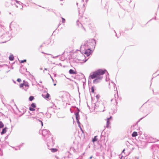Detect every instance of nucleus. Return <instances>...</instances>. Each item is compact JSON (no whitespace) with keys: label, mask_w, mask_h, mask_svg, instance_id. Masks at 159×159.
I'll list each match as a JSON object with an SVG mask.
<instances>
[{"label":"nucleus","mask_w":159,"mask_h":159,"mask_svg":"<svg viewBox=\"0 0 159 159\" xmlns=\"http://www.w3.org/2000/svg\"><path fill=\"white\" fill-rule=\"evenodd\" d=\"M96 43V41L94 39H91L86 41L80 47L81 50H83V49L88 48L91 49V47Z\"/></svg>","instance_id":"f257e3e1"},{"label":"nucleus","mask_w":159,"mask_h":159,"mask_svg":"<svg viewBox=\"0 0 159 159\" xmlns=\"http://www.w3.org/2000/svg\"><path fill=\"white\" fill-rule=\"evenodd\" d=\"M107 70H105L99 69L93 72L92 75H90L89 78L92 79H94L97 77L102 76L101 75L104 74Z\"/></svg>","instance_id":"f03ea898"},{"label":"nucleus","mask_w":159,"mask_h":159,"mask_svg":"<svg viewBox=\"0 0 159 159\" xmlns=\"http://www.w3.org/2000/svg\"><path fill=\"white\" fill-rule=\"evenodd\" d=\"M75 108L77 111H75V116L76 119V120L78 124V126L80 128V129L82 130V128L81 127L80 125V123L79 121V119L80 118V116L79 115V113L80 110L77 107H75Z\"/></svg>","instance_id":"7ed1b4c3"},{"label":"nucleus","mask_w":159,"mask_h":159,"mask_svg":"<svg viewBox=\"0 0 159 159\" xmlns=\"http://www.w3.org/2000/svg\"><path fill=\"white\" fill-rule=\"evenodd\" d=\"M82 52L84 53L87 57L89 56L92 53V51L91 49L87 48V49H83Z\"/></svg>","instance_id":"20e7f679"},{"label":"nucleus","mask_w":159,"mask_h":159,"mask_svg":"<svg viewBox=\"0 0 159 159\" xmlns=\"http://www.w3.org/2000/svg\"><path fill=\"white\" fill-rule=\"evenodd\" d=\"M96 79L93 81V84H97L99 83L100 80L102 78V76H99L96 77Z\"/></svg>","instance_id":"39448f33"},{"label":"nucleus","mask_w":159,"mask_h":159,"mask_svg":"<svg viewBox=\"0 0 159 159\" xmlns=\"http://www.w3.org/2000/svg\"><path fill=\"white\" fill-rule=\"evenodd\" d=\"M99 102H96L95 104V107L94 109H97L99 107H103L105 108V107L104 106L103 104L102 103L99 104Z\"/></svg>","instance_id":"423d86ee"},{"label":"nucleus","mask_w":159,"mask_h":159,"mask_svg":"<svg viewBox=\"0 0 159 159\" xmlns=\"http://www.w3.org/2000/svg\"><path fill=\"white\" fill-rule=\"evenodd\" d=\"M158 140L156 139H154L152 137H149V139L147 141V142L149 143H155L157 141H158Z\"/></svg>","instance_id":"0eeeda50"},{"label":"nucleus","mask_w":159,"mask_h":159,"mask_svg":"<svg viewBox=\"0 0 159 159\" xmlns=\"http://www.w3.org/2000/svg\"><path fill=\"white\" fill-rule=\"evenodd\" d=\"M42 96L45 98H48L49 97V94L47 92L45 91L43 92Z\"/></svg>","instance_id":"6e6552de"},{"label":"nucleus","mask_w":159,"mask_h":159,"mask_svg":"<svg viewBox=\"0 0 159 159\" xmlns=\"http://www.w3.org/2000/svg\"><path fill=\"white\" fill-rule=\"evenodd\" d=\"M69 73L70 74H77V71L71 69L69 70Z\"/></svg>","instance_id":"1a4fd4ad"},{"label":"nucleus","mask_w":159,"mask_h":159,"mask_svg":"<svg viewBox=\"0 0 159 159\" xmlns=\"http://www.w3.org/2000/svg\"><path fill=\"white\" fill-rule=\"evenodd\" d=\"M76 25H77L78 26H80V25L81 26L82 28H83L84 30L85 31V29L84 28V27L82 25L79 21V20H77L76 21Z\"/></svg>","instance_id":"9d476101"},{"label":"nucleus","mask_w":159,"mask_h":159,"mask_svg":"<svg viewBox=\"0 0 159 159\" xmlns=\"http://www.w3.org/2000/svg\"><path fill=\"white\" fill-rule=\"evenodd\" d=\"M50 108H53V109H55L56 108V106L55 105L54 103L53 102H50Z\"/></svg>","instance_id":"9b49d317"},{"label":"nucleus","mask_w":159,"mask_h":159,"mask_svg":"<svg viewBox=\"0 0 159 159\" xmlns=\"http://www.w3.org/2000/svg\"><path fill=\"white\" fill-rule=\"evenodd\" d=\"M57 149L56 148H52L50 149V150L52 152H55L57 151Z\"/></svg>","instance_id":"f8f14e48"},{"label":"nucleus","mask_w":159,"mask_h":159,"mask_svg":"<svg viewBox=\"0 0 159 159\" xmlns=\"http://www.w3.org/2000/svg\"><path fill=\"white\" fill-rule=\"evenodd\" d=\"M138 135V133L137 132L134 131L132 134V136L133 137H135Z\"/></svg>","instance_id":"ddd939ff"},{"label":"nucleus","mask_w":159,"mask_h":159,"mask_svg":"<svg viewBox=\"0 0 159 159\" xmlns=\"http://www.w3.org/2000/svg\"><path fill=\"white\" fill-rule=\"evenodd\" d=\"M110 124V120H107V125H106L107 128H109V125Z\"/></svg>","instance_id":"4468645a"},{"label":"nucleus","mask_w":159,"mask_h":159,"mask_svg":"<svg viewBox=\"0 0 159 159\" xmlns=\"http://www.w3.org/2000/svg\"><path fill=\"white\" fill-rule=\"evenodd\" d=\"M102 133L101 135V140H105V137L103 135H102Z\"/></svg>","instance_id":"2eb2a0df"},{"label":"nucleus","mask_w":159,"mask_h":159,"mask_svg":"<svg viewBox=\"0 0 159 159\" xmlns=\"http://www.w3.org/2000/svg\"><path fill=\"white\" fill-rule=\"evenodd\" d=\"M6 132V128H4L3 129L2 131L1 134H4Z\"/></svg>","instance_id":"dca6fc26"},{"label":"nucleus","mask_w":159,"mask_h":159,"mask_svg":"<svg viewBox=\"0 0 159 159\" xmlns=\"http://www.w3.org/2000/svg\"><path fill=\"white\" fill-rule=\"evenodd\" d=\"M9 59L10 61H13L14 60V57L13 55H10L9 57Z\"/></svg>","instance_id":"f3484780"},{"label":"nucleus","mask_w":159,"mask_h":159,"mask_svg":"<svg viewBox=\"0 0 159 159\" xmlns=\"http://www.w3.org/2000/svg\"><path fill=\"white\" fill-rule=\"evenodd\" d=\"M97 136H96L94 137L92 141L93 142H95L97 140Z\"/></svg>","instance_id":"a211bd4d"},{"label":"nucleus","mask_w":159,"mask_h":159,"mask_svg":"<svg viewBox=\"0 0 159 159\" xmlns=\"http://www.w3.org/2000/svg\"><path fill=\"white\" fill-rule=\"evenodd\" d=\"M4 125L2 122L0 121V128H1L4 127Z\"/></svg>","instance_id":"6ab92c4d"},{"label":"nucleus","mask_w":159,"mask_h":159,"mask_svg":"<svg viewBox=\"0 0 159 159\" xmlns=\"http://www.w3.org/2000/svg\"><path fill=\"white\" fill-rule=\"evenodd\" d=\"M16 7H18V5H21L19 3V2L17 0H16Z\"/></svg>","instance_id":"aec40b11"},{"label":"nucleus","mask_w":159,"mask_h":159,"mask_svg":"<svg viewBox=\"0 0 159 159\" xmlns=\"http://www.w3.org/2000/svg\"><path fill=\"white\" fill-rule=\"evenodd\" d=\"M24 86H25V87L26 88V89H28L29 87V85L28 84L25 82H24Z\"/></svg>","instance_id":"412c9836"},{"label":"nucleus","mask_w":159,"mask_h":159,"mask_svg":"<svg viewBox=\"0 0 159 159\" xmlns=\"http://www.w3.org/2000/svg\"><path fill=\"white\" fill-rule=\"evenodd\" d=\"M34 98L33 96H31L29 97V99L30 101H32L34 99Z\"/></svg>","instance_id":"4be33fe9"},{"label":"nucleus","mask_w":159,"mask_h":159,"mask_svg":"<svg viewBox=\"0 0 159 159\" xmlns=\"http://www.w3.org/2000/svg\"><path fill=\"white\" fill-rule=\"evenodd\" d=\"M31 106L33 108H35L36 107V104L34 103H33L31 104Z\"/></svg>","instance_id":"5701e85b"},{"label":"nucleus","mask_w":159,"mask_h":159,"mask_svg":"<svg viewBox=\"0 0 159 159\" xmlns=\"http://www.w3.org/2000/svg\"><path fill=\"white\" fill-rule=\"evenodd\" d=\"M91 92L92 93H94V88H93V87H91Z\"/></svg>","instance_id":"b1692460"},{"label":"nucleus","mask_w":159,"mask_h":159,"mask_svg":"<svg viewBox=\"0 0 159 159\" xmlns=\"http://www.w3.org/2000/svg\"><path fill=\"white\" fill-rule=\"evenodd\" d=\"M29 110L31 111H35V109L34 108H32L31 107H30L29 108Z\"/></svg>","instance_id":"393cba45"},{"label":"nucleus","mask_w":159,"mask_h":159,"mask_svg":"<svg viewBox=\"0 0 159 159\" xmlns=\"http://www.w3.org/2000/svg\"><path fill=\"white\" fill-rule=\"evenodd\" d=\"M24 83L21 84H20V88H22L24 86Z\"/></svg>","instance_id":"a878e982"},{"label":"nucleus","mask_w":159,"mask_h":159,"mask_svg":"<svg viewBox=\"0 0 159 159\" xmlns=\"http://www.w3.org/2000/svg\"><path fill=\"white\" fill-rule=\"evenodd\" d=\"M96 97L97 99V101H98V100L100 98V96L99 95H97L96 96Z\"/></svg>","instance_id":"bb28decb"},{"label":"nucleus","mask_w":159,"mask_h":159,"mask_svg":"<svg viewBox=\"0 0 159 159\" xmlns=\"http://www.w3.org/2000/svg\"><path fill=\"white\" fill-rule=\"evenodd\" d=\"M50 55H51V54H50ZM59 56V55H57V56H56L55 57H53L52 55H51V57L53 58H56L57 57H58Z\"/></svg>","instance_id":"cd10ccee"},{"label":"nucleus","mask_w":159,"mask_h":159,"mask_svg":"<svg viewBox=\"0 0 159 159\" xmlns=\"http://www.w3.org/2000/svg\"><path fill=\"white\" fill-rule=\"evenodd\" d=\"M62 22L63 23H65V19L62 17Z\"/></svg>","instance_id":"c85d7f7f"},{"label":"nucleus","mask_w":159,"mask_h":159,"mask_svg":"<svg viewBox=\"0 0 159 159\" xmlns=\"http://www.w3.org/2000/svg\"><path fill=\"white\" fill-rule=\"evenodd\" d=\"M17 81L19 82H20L21 81V80L20 78H18L17 80Z\"/></svg>","instance_id":"c756f323"},{"label":"nucleus","mask_w":159,"mask_h":159,"mask_svg":"<svg viewBox=\"0 0 159 159\" xmlns=\"http://www.w3.org/2000/svg\"><path fill=\"white\" fill-rule=\"evenodd\" d=\"M26 61V60H22L21 61V63H23L24 62H25Z\"/></svg>","instance_id":"7c9ffc66"},{"label":"nucleus","mask_w":159,"mask_h":159,"mask_svg":"<svg viewBox=\"0 0 159 159\" xmlns=\"http://www.w3.org/2000/svg\"><path fill=\"white\" fill-rule=\"evenodd\" d=\"M115 95H116V94H115V101H116V103L117 104V102L116 99V98Z\"/></svg>","instance_id":"2f4dec72"},{"label":"nucleus","mask_w":159,"mask_h":159,"mask_svg":"<svg viewBox=\"0 0 159 159\" xmlns=\"http://www.w3.org/2000/svg\"><path fill=\"white\" fill-rule=\"evenodd\" d=\"M88 59H89V58H88L87 59H85V60H83V61H84V62H86L87 61V60Z\"/></svg>","instance_id":"473e14b6"},{"label":"nucleus","mask_w":159,"mask_h":159,"mask_svg":"<svg viewBox=\"0 0 159 159\" xmlns=\"http://www.w3.org/2000/svg\"><path fill=\"white\" fill-rule=\"evenodd\" d=\"M50 78H51V79H52V81H53V82H54V80L53 79V78H52V77L51 76V75H50Z\"/></svg>","instance_id":"72a5a7b5"},{"label":"nucleus","mask_w":159,"mask_h":159,"mask_svg":"<svg viewBox=\"0 0 159 159\" xmlns=\"http://www.w3.org/2000/svg\"><path fill=\"white\" fill-rule=\"evenodd\" d=\"M111 118H112V117L110 116V117L107 118V120H109Z\"/></svg>","instance_id":"f704fd0d"},{"label":"nucleus","mask_w":159,"mask_h":159,"mask_svg":"<svg viewBox=\"0 0 159 159\" xmlns=\"http://www.w3.org/2000/svg\"><path fill=\"white\" fill-rule=\"evenodd\" d=\"M111 118H112V117L110 116V117L107 118V120H109Z\"/></svg>","instance_id":"c9c22d12"},{"label":"nucleus","mask_w":159,"mask_h":159,"mask_svg":"<svg viewBox=\"0 0 159 159\" xmlns=\"http://www.w3.org/2000/svg\"><path fill=\"white\" fill-rule=\"evenodd\" d=\"M39 121L40 122H41V123L42 125V126H43V122H42L41 121V120H39Z\"/></svg>","instance_id":"e433bc0d"},{"label":"nucleus","mask_w":159,"mask_h":159,"mask_svg":"<svg viewBox=\"0 0 159 159\" xmlns=\"http://www.w3.org/2000/svg\"><path fill=\"white\" fill-rule=\"evenodd\" d=\"M92 157H93V156H91V157H90L89 158L90 159H92Z\"/></svg>","instance_id":"4c0bfd02"},{"label":"nucleus","mask_w":159,"mask_h":159,"mask_svg":"<svg viewBox=\"0 0 159 159\" xmlns=\"http://www.w3.org/2000/svg\"><path fill=\"white\" fill-rule=\"evenodd\" d=\"M99 110H100V111H104V110H103L102 111V110H101L100 109V108L99 109Z\"/></svg>","instance_id":"58836bf2"},{"label":"nucleus","mask_w":159,"mask_h":159,"mask_svg":"<svg viewBox=\"0 0 159 159\" xmlns=\"http://www.w3.org/2000/svg\"><path fill=\"white\" fill-rule=\"evenodd\" d=\"M125 151V149H123V150L122 151V153L124 152Z\"/></svg>","instance_id":"ea45409f"},{"label":"nucleus","mask_w":159,"mask_h":159,"mask_svg":"<svg viewBox=\"0 0 159 159\" xmlns=\"http://www.w3.org/2000/svg\"><path fill=\"white\" fill-rule=\"evenodd\" d=\"M56 85V83H54V84H53V85H54V86H55V85Z\"/></svg>","instance_id":"a19ab883"},{"label":"nucleus","mask_w":159,"mask_h":159,"mask_svg":"<svg viewBox=\"0 0 159 159\" xmlns=\"http://www.w3.org/2000/svg\"><path fill=\"white\" fill-rule=\"evenodd\" d=\"M70 111L71 112V113H72V111H71V109H70Z\"/></svg>","instance_id":"79ce46f5"},{"label":"nucleus","mask_w":159,"mask_h":159,"mask_svg":"<svg viewBox=\"0 0 159 159\" xmlns=\"http://www.w3.org/2000/svg\"><path fill=\"white\" fill-rule=\"evenodd\" d=\"M113 100V99H111V102H112Z\"/></svg>","instance_id":"37998d69"},{"label":"nucleus","mask_w":159,"mask_h":159,"mask_svg":"<svg viewBox=\"0 0 159 159\" xmlns=\"http://www.w3.org/2000/svg\"><path fill=\"white\" fill-rule=\"evenodd\" d=\"M144 117H143V118H141L140 119H143V118H144Z\"/></svg>","instance_id":"c03bdc74"},{"label":"nucleus","mask_w":159,"mask_h":159,"mask_svg":"<svg viewBox=\"0 0 159 159\" xmlns=\"http://www.w3.org/2000/svg\"><path fill=\"white\" fill-rule=\"evenodd\" d=\"M76 4H77V5H78V3H76Z\"/></svg>","instance_id":"a18cd8bd"},{"label":"nucleus","mask_w":159,"mask_h":159,"mask_svg":"<svg viewBox=\"0 0 159 159\" xmlns=\"http://www.w3.org/2000/svg\"><path fill=\"white\" fill-rule=\"evenodd\" d=\"M117 97H118V94H117Z\"/></svg>","instance_id":"49530a36"},{"label":"nucleus","mask_w":159,"mask_h":159,"mask_svg":"<svg viewBox=\"0 0 159 159\" xmlns=\"http://www.w3.org/2000/svg\"><path fill=\"white\" fill-rule=\"evenodd\" d=\"M54 43V41H52V43Z\"/></svg>","instance_id":"de8ad7c7"},{"label":"nucleus","mask_w":159,"mask_h":159,"mask_svg":"<svg viewBox=\"0 0 159 159\" xmlns=\"http://www.w3.org/2000/svg\"><path fill=\"white\" fill-rule=\"evenodd\" d=\"M84 57H85V56H84Z\"/></svg>","instance_id":"09e8293b"},{"label":"nucleus","mask_w":159,"mask_h":159,"mask_svg":"<svg viewBox=\"0 0 159 159\" xmlns=\"http://www.w3.org/2000/svg\"><path fill=\"white\" fill-rule=\"evenodd\" d=\"M81 16V17H82V15H81V16Z\"/></svg>","instance_id":"8fccbe9b"},{"label":"nucleus","mask_w":159,"mask_h":159,"mask_svg":"<svg viewBox=\"0 0 159 159\" xmlns=\"http://www.w3.org/2000/svg\"><path fill=\"white\" fill-rule=\"evenodd\" d=\"M50 43H51V40H50Z\"/></svg>","instance_id":"3c124183"},{"label":"nucleus","mask_w":159,"mask_h":159,"mask_svg":"<svg viewBox=\"0 0 159 159\" xmlns=\"http://www.w3.org/2000/svg\"><path fill=\"white\" fill-rule=\"evenodd\" d=\"M62 0H60V1H62Z\"/></svg>","instance_id":"603ef678"},{"label":"nucleus","mask_w":159,"mask_h":159,"mask_svg":"<svg viewBox=\"0 0 159 159\" xmlns=\"http://www.w3.org/2000/svg\"><path fill=\"white\" fill-rule=\"evenodd\" d=\"M52 142L53 143H54L53 141H52Z\"/></svg>","instance_id":"864d4df0"},{"label":"nucleus","mask_w":159,"mask_h":159,"mask_svg":"<svg viewBox=\"0 0 159 159\" xmlns=\"http://www.w3.org/2000/svg\"><path fill=\"white\" fill-rule=\"evenodd\" d=\"M53 143V144H54V143ZM53 145H54V144H53Z\"/></svg>","instance_id":"5fc2aeb1"}]
</instances>
